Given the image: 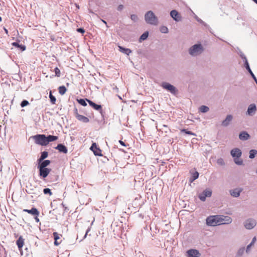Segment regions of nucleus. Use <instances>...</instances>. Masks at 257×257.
Masks as SVG:
<instances>
[{
	"mask_svg": "<svg viewBox=\"0 0 257 257\" xmlns=\"http://www.w3.org/2000/svg\"><path fill=\"white\" fill-rule=\"evenodd\" d=\"M145 19L147 23L157 25L158 21L157 17L151 11H148L145 15Z\"/></svg>",
	"mask_w": 257,
	"mask_h": 257,
	"instance_id": "obj_1",
	"label": "nucleus"
},
{
	"mask_svg": "<svg viewBox=\"0 0 257 257\" xmlns=\"http://www.w3.org/2000/svg\"><path fill=\"white\" fill-rule=\"evenodd\" d=\"M36 144L41 146H47L46 136L45 135H37L33 136Z\"/></svg>",
	"mask_w": 257,
	"mask_h": 257,
	"instance_id": "obj_2",
	"label": "nucleus"
},
{
	"mask_svg": "<svg viewBox=\"0 0 257 257\" xmlns=\"http://www.w3.org/2000/svg\"><path fill=\"white\" fill-rule=\"evenodd\" d=\"M217 217H218V215L208 217L206 219L207 224L213 226L220 225V222H219L218 218H217Z\"/></svg>",
	"mask_w": 257,
	"mask_h": 257,
	"instance_id": "obj_3",
	"label": "nucleus"
},
{
	"mask_svg": "<svg viewBox=\"0 0 257 257\" xmlns=\"http://www.w3.org/2000/svg\"><path fill=\"white\" fill-rule=\"evenodd\" d=\"M202 51V47L200 44H196L193 46L189 50V53L193 56H196L200 54Z\"/></svg>",
	"mask_w": 257,
	"mask_h": 257,
	"instance_id": "obj_4",
	"label": "nucleus"
},
{
	"mask_svg": "<svg viewBox=\"0 0 257 257\" xmlns=\"http://www.w3.org/2000/svg\"><path fill=\"white\" fill-rule=\"evenodd\" d=\"M39 170V176L43 179L46 178L50 174L51 169L48 168L38 167Z\"/></svg>",
	"mask_w": 257,
	"mask_h": 257,
	"instance_id": "obj_5",
	"label": "nucleus"
},
{
	"mask_svg": "<svg viewBox=\"0 0 257 257\" xmlns=\"http://www.w3.org/2000/svg\"><path fill=\"white\" fill-rule=\"evenodd\" d=\"M256 222L254 219H247L244 223V227L247 229H251L255 226Z\"/></svg>",
	"mask_w": 257,
	"mask_h": 257,
	"instance_id": "obj_6",
	"label": "nucleus"
},
{
	"mask_svg": "<svg viewBox=\"0 0 257 257\" xmlns=\"http://www.w3.org/2000/svg\"><path fill=\"white\" fill-rule=\"evenodd\" d=\"M90 149L93 152L95 156H102L101 150L98 147L97 145L95 143H93L92 144Z\"/></svg>",
	"mask_w": 257,
	"mask_h": 257,
	"instance_id": "obj_7",
	"label": "nucleus"
},
{
	"mask_svg": "<svg viewBox=\"0 0 257 257\" xmlns=\"http://www.w3.org/2000/svg\"><path fill=\"white\" fill-rule=\"evenodd\" d=\"M217 218H218L220 224H229L232 221L231 217L228 216L218 215Z\"/></svg>",
	"mask_w": 257,
	"mask_h": 257,
	"instance_id": "obj_8",
	"label": "nucleus"
},
{
	"mask_svg": "<svg viewBox=\"0 0 257 257\" xmlns=\"http://www.w3.org/2000/svg\"><path fill=\"white\" fill-rule=\"evenodd\" d=\"M53 235L54 239V245L56 246H58L62 242V240L61 238L62 237V235L61 234H59L57 232H54L53 233Z\"/></svg>",
	"mask_w": 257,
	"mask_h": 257,
	"instance_id": "obj_9",
	"label": "nucleus"
},
{
	"mask_svg": "<svg viewBox=\"0 0 257 257\" xmlns=\"http://www.w3.org/2000/svg\"><path fill=\"white\" fill-rule=\"evenodd\" d=\"M162 86L164 89L168 90L172 93L175 94L177 92L176 88L168 83H163Z\"/></svg>",
	"mask_w": 257,
	"mask_h": 257,
	"instance_id": "obj_10",
	"label": "nucleus"
},
{
	"mask_svg": "<svg viewBox=\"0 0 257 257\" xmlns=\"http://www.w3.org/2000/svg\"><path fill=\"white\" fill-rule=\"evenodd\" d=\"M212 192L209 189L205 190L202 193L199 195V198L201 201H205L206 197H210Z\"/></svg>",
	"mask_w": 257,
	"mask_h": 257,
	"instance_id": "obj_11",
	"label": "nucleus"
},
{
	"mask_svg": "<svg viewBox=\"0 0 257 257\" xmlns=\"http://www.w3.org/2000/svg\"><path fill=\"white\" fill-rule=\"evenodd\" d=\"M187 255L188 257H198L200 253L197 249H191L187 251Z\"/></svg>",
	"mask_w": 257,
	"mask_h": 257,
	"instance_id": "obj_12",
	"label": "nucleus"
},
{
	"mask_svg": "<svg viewBox=\"0 0 257 257\" xmlns=\"http://www.w3.org/2000/svg\"><path fill=\"white\" fill-rule=\"evenodd\" d=\"M256 110V106L254 104H251L249 105L247 109V113L249 115H252L255 113Z\"/></svg>",
	"mask_w": 257,
	"mask_h": 257,
	"instance_id": "obj_13",
	"label": "nucleus"
},
{
	"mask_svg": "<svg viewBox=\"0 0 257 257\" xmlns=\"http://www.w3.org/2000/svg\"><path fill=\"white\" fill-rule=\"evenodd\" d=\"M23 211L27 212L32 215H39V212L36 208H32L31 209H24Z\"/></svg>",
	"mask_w": 257,
	"mask_h": 257,
	"instance_id": "obj_14",
	"label": "nucleus"
},
{
	"mask_svg": "<svg viewBox=\"0 0 257 257\" xmlns=\"http://www.w3.org/2000/svg\"><path fill=\"white\" fill-rule=\"evenodd\" d=\"M170 15L172 18H173V19L176 21H179L181 20V17L176 11H172L170 13Z\"/></svg>",
	"mask_w": 257,
	"mask_h": 257,
	"instance_id": "obj_15",
	"label": "nucleus"
},
{
	"mask_svg": "<svg viewBox=\"0 0 257 257\" xmlns=\"http://www.w3.org/2000/svg\"><path fill=\"white\" fill-rule=\"evenodd\" d=\"M231 155L233 157L239 158L241 156V152L239 149H234L231 150Z\"/></svg>",
	"mask_w": 257,
	"mask_h": 257,
	"instance_id": "obj_16",
	"label": "nucleus"
},
{
	"mask_svg": "<svg viewBox=\"0 0 257 257\" xmlns=\"http://www.w3.org/2000/svg\"><path fill=\"white\" fill-rule=\"evenodd\" d=\"M56 149L58 150L59 152H62L66 154L68 152L67 148L63 145L59 144L56 147Z\"/></svg>",
	"mask_w": 257,
	"mask_h": 257,
	"instance_id": "obj_17",
	"label": "nucleus"
},
{
	"mask_svg": "<svg viewBox=\"0 0 257 257\" xmlns=\"http://www.w3.org/2000/svg\"><path fill=\"white\" fill-rule=\"evenodd\" d=\"M241 189L236 188L233 190H230V193L232 196L236 197L239 196L240 193V192H241Z\"/></svg>",
	"mask_w": 257,
	"mask_h": 257,
	"instance_id": "obj_18",
	"label": "nucleus"
},
{
	"mask_svg": "<svg viewBox=\"0 0 257 257\" xmlns=\"http://www.w3.org/2000/svg\"><path fill=\"white\" fill-rule=\"evenodd\" d=\"M16 243L19 250H21L24 244V239L22 236L19 237V239L17 240Z\"/></svg>",
	"mask_w": 257,
	"mask_h": 257,
	"instance_id": "obj_19",
	"label": "nucleus"
},
{
	"mask_svg": "<svg viewBox=\"0 0 257 257\" xmlns=\"http://www.w3.org/2000/svg\"><path fill=\"white\" fill-rule=\"evenodd\" d=\"M86 100L88 102L89 104L95 110H99L101 108V106L100 105L97 104L93 102V101L86 99Z\"/></svg>",
	"mask_w": 257,
	"mask_h": 257,
	"instance_id": "obj_20",
	"label": "nucleus"
},
{
	"mask_svg": "<svg viewBox=\"0 0 257 257\" xmlns=\"http://www.w3.org/2000/svg\"><path fill=\"white\" fill-rule=\"evenodd\" d=\"M51 162L50 160H43L42 162H38V167L47 168L50 164Z\"/></svg>",
	"mask_w": 257,
	"mask_h": 257,
	"instance_id": "obj_21",
	"label": "nucleus"
},
{
	"mask_svg": "<svg viewBox=\"0 0 257 257\" xmlns=\"http://www.w3.org/2000/svg\"><path fill=\"white\" fill-rule=\"evenodd\" d=\"M77 119L80 121H82L83 122H84V123H87L89 121V119L88 117L84 116V115H79L78 116H77Z\"/></svg>",
	"mask_w": 257,
	"mask_h": 257,
	"instance_id": "obj_22",
	"label": "nucleus"
},
{
	"mask_svg": "<svg viewBox=\"0 0 257 257\" xmlns=\"http://www.w3.org/2000/svg\"><path fill=\"white\" fill-rule=\"evenodd\" d=\"M249 137V135L245 132H242L239 134V138L241 140H246Z\"/></svg>",
	"mask_w": 257,
	"mask_h": 257,
	"instance_id": "obj_23",
	"label": "nucleus"
},
{
	"mask_svg": "<svg viewBox=\"0 0 257 257\" xmlns=\"http://www.w3.org/2000/svg\"><path fill=\"white\" fill-rule=\"evenodd\" d=\"M119 50L121 53H124L127 55H128L130 53H132V51L128 48H125L121 46H118Z\"/></svg>",
	"mask_w": 257,
	"mask_h": 257,
	"instance_id": "obj_24",
	"label": "nucleus"
},
{
	"mask_svg": "<svg viewBox=\"0 0 257 257\" xmlns=\"http://www.w3.org/2000/svg\"><path fill=\"white\" fill-rule=\"evenodd\" d=\"M58 139V137L57 136L49 135L48 137H46L47 145L49 144V142L55 141L57 140Z\"/></svg>",
	"mask_w": 257,
	"mask_h": 257,
	"instance_id": "obj_25",
	"label": "nucleus"
},
{
	"mask_svg": "<svg viewBox=\"0 0 257 257\" xmlns=\"http://www.w3.org/2000/svg\"><path fill=\"white\" fill-rule=\"evenodd\" d=\"M48 156V153L47 152L44 151L41 153V155L39 159H38V162H42Z\"/></svg>",
	"mask_w": 257,
	"mask_h": 257,
	"instance_id": "obj_26",
	"label": "nucleus"
},
{
	"mask_svg": "<svg viewBox=\"0 0 257 257\" xmlns=\"http://www.w3.org/2000/svg\"><path fill=\"white\" fill-rule=\"evenodd\" d=\"M232 117L231 115H228L226 119L222 121V125L223 126H226L228 124L229 122L232 120Z\"/></svg>",
	"mask_w": 257,
	"mask_h": 257,
	"instance_id": "obj_27",
	"label": "nucleus"
},
{
	"mask_svg": "<svg viewBox=\"0 0 257 257\" xmlns=\"http://www.w3.org/2000/svg\"><path fill=\"white\" fill-rule=\"evenodd\" d=\"M12 44L13 46H15L16 47L20 48L23 51H25L26 50L25 46L22 45H19L17 42H13Z\"/></svg>",
	"mask_w": 257,
	"mask_h": 257,
	"instance_id": "obj_28",
	"label": "nucleus"
},
{
	"mask_svg": "<svg viewBox=\"0 0 257 257\" xmlns=\"http://www.w3.org/2000/svg\"><path fill=\"white\" fill-rule=\"evenodd\" d=\"M245 66L246 69L248 71L249 73L251 74V76L254 77V74L252 73V72L251 71V70L249 67L248 63L247 60L246 59V58H245Z\"/></svg>",
	"mask_w": 257,
	"mask_h": 257,
	"instance_id": "obj_29",
	"label": "nucleus"
},
{
	"mask_svg": "<svg viewBox=\"0 0 257 257\" xmlns=\"http://www.w3.org/2000/svg\"><path fill=\"white\" fill-rule=\"evenodd\" d=\"M59 92L61 95H64L66 92V88L64 86H61L58 88Z\"/></svg>",
	"mask_w": 257,
	"mask_h": 257,
	"instance_id": "obj_30",
	"label": "nucleus"
},
{
	"mask_svg": "<svg viewBox=\"0 0 257 257\" xmlns=\"http://www.w3.org/2000/svg\"><path fill=\"white\" fill-rule=\"evenodd\" d=\"M257 154V151L255 150H251L249 152V157L250 159H253L254 158L255 155Z\"/></svg>",
	"mask_w": 257,
	"mask_h": 257,
	"instance_id": "obj_31",
	"label": "nucleus"
},
{
	"mask_svg": "<svg viewBox=\"0 0 257 257\" xmlns=\"http://www.w3.org/2000/svg\"><path fill=\"white\" fill-rule=\"evenodd\" d=\"M209 108L205 105H202L199 108V110L202 112H206L208 111Z\"/></svg>",
	"mask_w": 257,
	"mask_h": 257,
	"instance_id": "obj_32",
	"label": "nucleus"
},
{
	"mask_svg": "<svg viewBox=\"0 0 257 257\" xmlns=\"http://www.w3.org/2000/svg\"><path fill=\"white\" fill-rule=\"evenodd\" d=\"M49 97H50V101L52 102V103L55 104L56 99L55 97L52 94L51 91H50Z\"/></svg>",
	"mask_w": 257,
	"mask_h": 257,
	"instance_id": "obj_33",
	"label": "nucleus"
},
{
	"mask_svg": "<svg viewBox=\"0 0 257 257\" xmlns=\"http://www.w3.org/2000/svg\"><path fill=\"white\" fill-rule=\"evenodd\" d=\"M198 176H199V173L198 172H195L194 173H192V179L191 180V182L194 181L195 180H196V179H197L198 178Z\"/></svg>",
	"mask_w": 257,
	"mask_h": 257,
	"instance_id": "obj_34",
	"label": "nucleus"
},
{
	"mask_svg": "<svg viewBox=\"0 0 257 257\" xmlns=\"http://www.w3.org/2000/svg\"><path fill=\"white\" fill-rule=\"evenodd\" d=\"M255 241H256V237H254L253 238L251 243L249 245H247V248H246V252L249 251L250 247L254 243Z\"/></svg>",
	"mask_w": 257,
	"mask_h": 257,
	"instance_id": "obj_35",
	"label": "nucleus"
},
{
	"mask_svg": "<svg viewBox=\"0 0 257 257\" xmlns=\"http://www.w3.org/2000/svg\"><path fill=\"white\" fill-rule=\"evenodd\" d=\"M148 35H149V33H148V32H146L144 33L141 36L140 40H146L148 38Z\"/></svg>",
	"mask_w": 257,
	"mask_h": 257,
	"instance_id": "obj_36",
	"label": "nucleus"
},
{
	"mask_svg": "<svg viewBox=\"0 0 257 257\" xmlns=\"http://www.w3.org/2000/svg\"><path fill=\"white\" fill-rule=\"evenodd\" d=\"M55 76L57 77H59L61 75V72L60 69L58 67H56L54 69Z\"/></svg>",
	"mask_w": 257,
	"mask_h": 257,
	"instance_id": "obj_37",
	"label": "nucleus"
},
{
	"mask_svg": "<svg viewBox=\"0 0 257 257\" xmlns=\"http://www.w3.org/2000/svg\"><path fill=\"white\" fill-rule=\"evenodd\" d=\"M77 101L79 104L83 106H86L87 105L85 100L83 99H77Z\"/></svg>",
	"mask_w": 257,
	"mask_h": 257,
	"instance_id": "obj_38",
	"label": "nucleus"
},
{
	"mask_svg": "<svg viewBox=\"0 0 257 257\" xmlns=\"http://www.w3.org/2000/svg\"><path fill=\"white\" fill-rule=\"evenodd\" d=\"M181 131L182 132H184L185 134H188V135H192V136H196L195 134L192 133L191 131H187L186 129H183Z\"/></svg>",
	"mask_w": 257,
	"mask_h": 257,
	"instance_id": "obj_39",
	"label": "nucleus"
},
{
	"mask_svg": "<svg viewBox=\"0 0 257 257\" xmlns=\"http://www.w3.org/2000/svg\"><path fill=\"white\" fill-rule=\"evenodd\" d=\"M43 192L44 194H48L49 195H51L52 194V193L49 188H45L43 190Z\"/></svg>",
	"mask_w": 257,
	"mask_h": 257,
	"instance_id": "obj_40",
	"label": "nucleus"
},
{
	"mask_svg": "<svg viewBox=\"0 0 257 257\" xmlns=\"http://www.w3.org/2000/svg\"><path fill=\"white\" fill-rule=\"evenodd\" d=\"M234 162L237 165H241L242 164V161L239 159V158H235Z\"/></svg>",
	"mask_w": 257,
	"mask_h": 257,
	"instance_id": "obj_41",
	"label": "nucleus"
},
{
	"mask_svg": "<svg viewBox=\"0 0 257 257\" xmlns=\"http://www.w3.org/2000/svg\"><path fill=\"white\" fill-rule=\"evenodd\" d=\"M160 31L163 33H167L168 32V28L165 26H162L160 28Z\"/></svg>",
	"mask_w": 257,
	"mask_h": 257,
	"instance_id": "obj_42",
	"label": "nucleus"
},
{
	"mask_svg": "<svg viewBox=\"0 0 257 257\" xmlns=\"http://www.w3.org/2000/svg\"><path fill=\"white\" fill-rule=\"evenodd\" d=\"M29 104V102L27 101V100H23L21 103V106L22 107H24L26 106H27V105Z\"/></svg>",
	"mask_w": 257,
	"mask_h": 257,
	"instance_id": "obj_43",
	"label": "nucleus"
},
{
	"mask_svg": "<svg viewBox=\"0 0 257 257\" xmlns=\"http://www.w3.org/2000/svg\"><path fill=\"white\" fill-rule=\"evenodd\" d=\"M217 163L218 164H219L220 165H224V161L221 158L218 159L217 160Z\"/></svg>",
	"mask_w": 257,
	"mask_h": 257,
	"instance_id": "obj_44",
	"label": "nucleus"
},
{
	"mask_svg": "<svg viewBox=\"0 0 257 257\" xmlns=\"http://www.w3.org/2000/svg\"><path fill=\"white\" fill-rule=\"evenodd\" d=\"M131 19L133 21H136L138 20V17L136 15H132L131 16Z\"/></svg>",
	"mask_w": 257,
	"mask_h": 257,
	"instance_id": "obj_45",
	"label": "nucleus"
},
{
	"mask_svg": "<svg viewBox=\"0 0 257 257\" xmlns=\"http://www.w3.org/2000/svg\"><path fill=\"white\" fill-rule=\"evenodd\" d=\"M74 115L76 117H77V116L80 115L79 113H78V109L77 108H75L74 109Z\"/></svg>",
	"mask_w": 257,
	"mask_h": 257,
	"instance_id": "obj_46",
	"label": "nucleus"
},
{
	"mask_svg": "<svg viewBox=\"0 0 257 257\" xmlns=\"http://www.w3.org/2000/svg\"><path fill=\"white\" fill-rule=\"evenodd\" d=\"M77 32L81 33H84L85 32L84 30L82 28H79L77 30Z\"/></svg>",
	"mask_w": 257,
	"mask_h": 257,
	"instance_id": "obj_47",
	"label": "nucleus"
},
{
	"mask_svg": "<svg viewBox=\"0 0 257 257\" xmlns=\"http://www.w3.org/2000/svg\"><path fill=\"white\" fill-rule=\"evenodd\" d=\"M123 8V5H120L118 6V7H117V10L118 11H121L122 10V9Z\"/></svg>",
	"mask_w": 257,
	"mask_h": 257,
	"instance_id": "obj_48",
	"label": "nucleus"
},
{
	"mask_svg": "<svg viewBox=\"0 0 257 257\" xmlns=\"http://www.w3.org/2000/svg\"><path fill=\"white\" fill-rule=\"evenodd\" d=\"M119 143H120V144L124 147H126V145L125 144V143L122 141L121 140H119Z\"/></svg>",
	"mask_w": 257,
	"mask_h": 257,
	"instance_id": "obj_49",
	"label": "nucleus"
},
{
	"mask_svg": "<svg viewBox=\"0 0 257 257\" xmlns=\"http://www.w3.org/2000/svg\"><path fill=\"white\" fill-rule=\"evenodd\" d=\"M90 231V228H88L87 230H86V232L85 234V235L84 236V238H85L87 235V233Z\"/></svg>",
	"mask_w": 257,
	"mask_h": 257,
	"instance_id": "obj_50",
	"label": "nucleus"
},
{
	"mask_svg": "<svg viewBox=\"0 0 257 257\" xmlns=\"http://www.w3.org/2000/svg\"><path fill=\"white\" fill-rule=\"evenodd\" d=\"M38 216H39V215H34V216H35V220H36V221L37 222H39V221H40V220H39V218H38Z\"/></svg>",
	"mask_w": 257,
	"mask_h": 257,
	"instance_id": "obj_51",
	"label": "nucleus"
},
{
	"mask_svg": "<svg viewBox=\"0 0 257 257\" xmlns=\"http://www.w3.org/2000/svg\"><path fill=\"white\" fill-rule=\"evenodd\" d=\"M4 30H5V32H6V33L7 34H8V30H7V29H6V28H5V29H4Z\"/></svg>",
	"mask_w": 257,
	"mask_h": 257,
	"instance_id": "obj_52",
	"label": "nucleus"
},
{
	"mask_svg": "<svg viewBox=\"0 0 257 257\" xmlns=\"http://www.w3.org/2000/svg\"><path fill=\"white\" fill-rule=\"evenodd\" d=\"M252 1L257 4V0H252Z\"/></svg>",
	"mask_w": 257,
	"mask_h": 257,
	"instance_id": "obj_53",
	"label": "nucleus"
},
{
	"mask_svg": "<svg viewBox=\"0 0 257 257\" xmlns=\"http://www.w3.org/2000/svg\"><path fill=\"white\" fill-rule=\"evenodd\" d=\"M102 22H103L104 24H106V22L105 21H104V20H102Z\"/></svg>",
	"mask_w": 257,
	"mask_h": 257,
	"instance_id": "obj_54",
	"label": "nucleus"
},
{
	"mask_svg": "<svg viewBox=\"0 0 257 257\" xmlns=\"http://www.w3.org/2000/svg\"><path fill=\"white\" fill-rule=\"evenodd\" d=\"M2 21V18L0 17V22H1Z\"/></svg>",
	"mask_w": 257,
	"mask_h": 257,
	"instance_id": "obj_55",
	"label": "nucleus"
}]
</instances>
